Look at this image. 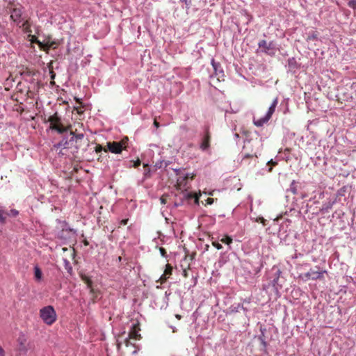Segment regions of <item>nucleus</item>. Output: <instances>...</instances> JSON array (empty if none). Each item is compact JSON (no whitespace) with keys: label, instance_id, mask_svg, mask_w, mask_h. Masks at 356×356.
I'll use <instances>...</instances> for the list:
<instances>
[{"label":"nucleus","instance_id":"nucleus-22","mask_svg":"<svg viewBox=\"0 0 356 356\" xmlns=\"http://www.w3.org/2000/svg\"><path fill=\"white\" fill-rule=\"evenodd\" d=\"M7 216L16 217L19 214V211L16 209H11L10 211H6Z\"/></svg>","mask_w":356,"mask_h":356},{"label":"nucleus","instance_id":"nucleus-12","mask_svg":"<svg viewBox=\"0 0 356 356\" xmlns=\"http://www.w3.org/2000/svg\"><path fill=\"white\" fill-rule=\"evenodd\" d=\"M277 104H278V98H277V97H275V98L273 100V102H272V103H271L270 106H269V108H268V109L267 112H266V114H265V115H266L267 118H268L269 119H270V118L272 117V115H273V113L275 112V108H276V107H277Z\"/></svg>","mask_w":356,"mask_h":356},{"label":"nucleus","instance_id":"nucleus-3","mask_svg":"<svg viewBox=\"0 0 356 356\" xmlns=\"http://www.w3.org/2000/svg\"><path fill=\"white\" fill-rule=\"evenodd\" d=\"M10 18L13 22L17 26H22V22L25 21V18L23 16V10L22 7L13 8L10 9Z\"/></svg>","mask_w":356,"mask_h":356},{"label":"nucleus","instance_id":"nucleus-4","mask_svg":"<svg viewBox=\"0 0 356 356\" xmlns=\"http://www.w3.org/2000/svg\"><path fill=\"white\" fill-rule=\"evenodd\" d=\"M316 268L318 270L310 269L309 271H308L303 275V279L305 281L309 280H321L323 277V275L325 273H327V270H319L318 267L316 266Z\"/></svg>","mask_w":356,"mask_h":356},{"label":"nucleus","instance_id":"nucleus-33","mask_svg":"<svg viewBox=\"0 0 356 356\" xmlns=\"http://www.w3.org/2000/svg\"><path fill=\"white\" fill-rule=\"evenodd\" d=\"M35 42L39 44L40 47H42V43L40 41L35 40Z\"/></svg>","mask_w":356,"mask_h":356},{"label":"nucleus","instance_id":"nucleus-8","mask_svg":"<svg viewBox=\"0 0 356 356\" xmlns=\"http://www.w3.org/2000/svg\"><path fill=\"white\" fill-rule=\"evenodd\" d=\"M108 150L113 154H120L122 152L123 147L121 142H108L107 143Z\"/></svg>","mask_w":356,"mask_h":356},{"label":"nucleus","instance_id":"nucleus-2","mask_svg":"<svg viewBox=\"0 0 356 356\" xmlns=\"http://www.w3.org/2000/svg\"><path fill=\"white\" fill-rule=\"evenodd\" d=\"M176 175L178 176L177 184L179 189L186 190L188 185V179H193V175L188 172H184L181 169H174Z\"/></svg>","mask_w":356,"mask_h":356},{"label":"nucleus","instance_id":"nucleus-9","mask_svg":"<svg viewBox=\"0 0 356 356\" xmlns=\"http://www.w3.org/2000/svg\"><path fill=\"white\" fill-rule=\"evenodd\" d=\"M211 63L213 68L215 74L218 76V79L224 76V72L220 67V63L216 62L213 58L211 59Z\"/></svg>","mask_w":356,"mask_h":356},{"label":"nucleus","instance_id":"nucleus-25","mask_svg":"<svg viewBox=\"0 0 356 356\" xmlns=\"http://www.w3.org/2000/svg\"><path fill=\"white\" fill-rule=\"evenodd\" d=\"M316 38V35H315L314 33H312V34H310L308 35L307 40H315Z\"/></svg>","mask_w":356,"mask_h":356},{"label":"nucleus","instance_id":"nucleus-1","mask_svg":"<svg viewBox=\"0 0 356 356\" xmlns=\"http://www.w3.org/2000/svg\"><path fill=\"white\" fill-rule=\"evenodd\" d=\"M40 316L47 325H52L57 318V315L52 306H46L40 311Z\"/></svg>","mask_w":356,"mask_h":356},{"label":"nucleus","instance_id":"nucleus-31","mask_svg":"<svg viewBox=\"0 0 356 356\" xmlns=\"http://www.w3.org/2000/svg\"><path fill=\"white\" fill-rule=\"evenodd\" d=\"M213 199H211V198H208V199H207V203H208V204H212V203H213Z\"/></svg>","mask_w":356,"mask_h":356},{"label":"nucleus","instance_id":"nucleus-10","mask_svg":"<svg viewBox=\"0 0 356 356\" xmlns=\"http://www.w3.org/2000/svg\"><path fill=\"white\" fill-rule=\"evenodd\" d=\"M140 328L138 327V325L136 323H133L131 325V331L129 332V336L131 339H138L140 337L139 334Z\"/></svg>","mask_w":356,"mask_h":356},{"label":"nucleus","instance_id":"nucleus-27","mask_svg":"<svg viewBox=\"0 0 356 356\" xmlns=\"http://www.w3.org/2000/svg\"><path fill=\"white\" fill-rule=\"evenodd\" d=\"M213 245L216 247L218 250H220L222 248L221 244L216 242L213 243Z\"/></svg>","mask_w":356,"mask_h":356},{"label":"nucleus","instance_id":"nucleus-38","mask_svg":"<svg viewBox=\"0 0 356 356\" xmlns=\"http://www.w3.org/2000/svg\"><path fill=\"white\" fill-rule=\"evenodd\" d=\"M292 192H293V193L296 194V189H292Z\"/></svg>","mask_w":356,"mask_h":356},{"label":"nucleus","instance_id":"nucleus-17","mask_svg":"<svg viewBox=\"0 0 356 356\" xmlns=\"http://www.w3.org/2000/svg\"><path fill=\"white\" fill-rule=\"evenodd\" d=\"M34 277L36 281L40 282L42 277V273L40 268L38 266H34Z\"/></svg>","mask_w":356,"mask_h":356},{"label":"nucleus","instance_id":"nucleus-40","mask_svg":"<svg viewBox=\"0 0 356 356\" xmlns=\"http://www.w3.org/2000/svg\"><path fill=\"white\" fill-rule=\"evenodd\" d=\"M306 197V195H302V198H304V197Z\"/></svg>","mask_w":356,"mask_h":356},{"label":"nucleus","instance_id":"nucleus-34","mask_svg":"<svg viewBox=\"0 0 356 356\" xmlns=\"http://www.w3.org/2000/svg\"><path fill=\"white\" fill-rule=\"evenodd\" d=\"M154 125L158 127H159V123L156 122V121H154Z\"/></svg>","mask_w":356,"mask_h":356},{"label":"nucleus","instance_id":"nucleus-37","mask_svg":"<svg viewBox=\"0 0 356 356\" xmlns=\"http://www.w3.org/2000/svg\"><path fill=\"white\" fill-rule=\"evenodd\" d=\"M181 2H184L185 3H187L188 0H180Z\"/></svg>","mask_w":356,"mask_h":356},{"label":"nucleus","instance_id":"nucleus-26","mask_svg":"<svg viewBox=\"0 0 356 356\" xmlns=\"http://www.w3.org/2000/svg\"><path fill=\"white\" fill-rule=\"evenodd\" d=\"M159 250H160V253L162 255V257H166V251L164 248H160Z\"/></svg>","mask_w":356,"mask_h":356},{"label":"nucleus","instance_id":"nucleus-30","mask_svg":"<svg viewBox=\"0 0 356 356\" xmlns=\"http://www.w3.org/2000/svg\"><path fill=\"white\" fill-rule=\"evenodd\" d=\"M0 356H5V352L1 346H0Z\"/></svg>","mask_w":356,"mask_h":356},{"label":"nucleus","instance_id":"nucleus-15","mask_svg":"<svg viewBox=\"0 0 356 356\" xmlns=\"http://www.w3.org/2000/svg\"><path fill=\"white\" fill-rule=\"evenodd\" d=\"M269 118H267L265 115L261 117V118H259L258 119H254V124L257 126V127H262L264 124H266V122H268L269 121Z\"/></svg>","mask_w":356,"mask_h":356},{"label":"nucleus","instance_id":"nucleus-19","mask_svg":"<svg viewBox=\"0 0 356 356\" xmlns=\"http://www.w3.org/2000/svg\"><path fill=\"white\" fill-rule=\"evenodd\" d=\"M6 211L3 209H0V223L1 225H4L6 223Z\"/></svg>","mask_w":356,"mask_h":356},{"label":"nucleus","instance_id":"nucleus-35","mask_svg":"<svg viewBox=\"0 0 356 356\" xmlns=\"http://www.w3.org/2000/svg\"><path fill=\"white\" fill-rule=\"evenodd\" d=\"M251 156V155H250V154H244V156H245V157H248V156Z\"/></svg>","mask_w":356,"mask_h":356},{"label":"nucleus","instance_id":"nucleus-20","mask_svg":"<svg viewBox=\"0 0 356 356\" xmlns=\"http://www.w3.org/2000/svg\"><path fill=\"white\" fill-rule=\"evenodd\" d=\"M172 270V268L170 265H166L164 274L161 276V278L166 279V275H171Z\"/></svg>","mask_w":356,"mask_h":356},{"label":"nucleus","instance_id":"nucleus-11","mask_svg":"<svg viewBox=\"0 0 356 356\" xmlns=\"http://www.w3.org/2000/svg\"><path fill=\"white\" fill-rule=\"evenodd\" d=\"M336 200H329L327 202H325L323 204L320 211L322 213H327L333 207V205L335 204Z\"/></svg>","mask_w":356,"mask_h":356},{"label":"nucleus","instance_id":"nucleus-21","mask_svg":"<svg viewBox=\"0 0 356 356\" xmlns=\"http://www.w3.org/2000/svg\"><path fill=\"white\" fill-rule=\"evenodd\" d=\"M221 242L227 244L229 246V248L230 249V244L232 243V238L229 236H225L224 238H222L221 240Z\"/></svg>","mask_w":356,"mask_h":356},{"label":"nucleus","instance_id":"nucleus-16","mask_svg":"<svg viewBox=\"0 0 356 356\" xmlns=\"http://www.w3.org/2000/svg\"><path fill=\"white\" fill-rule=\"evenodd\" d=\"M70 136L73 140L74 144L77 145L79 146L78 142L83 138L84 135L83 134H74L73 132L71 131L70 134Z\"/></svg>","mask_w":356,"mask_h":356},{"label":"nucleus","instance_id":"nucleus-24","mask_svg":"<svg viewBox=\"0 0 356 356\" xmlns=\"http://www.w3.org/2000/svg\"><path fill=\"white\" fill-rule=\"evenodd\" d=\"M348 6L350 8L355 9L356 8V0H350L348 2Z\"/></svg>","mask_w":356,"mask_h":356},{"label":"nucleus","instance_id":"nucleus-32","mask_svg":"<svg viewBox=\"0 0 356 356\" xmlns=\"http://www.w3.org/2000/svg\"><path fill=\"white\" fill-rule=\"evenodd\" d=\"M127 220H122L121 224H122V225H127Z\"/></svg>","mask_w":356,"mask_h":356},{"label":"nucleus","instance_id":"nucleus-5","mask_svg":"<svg viewBox=\"0 0 356 356\" xmlns=\"http://www.w3.org/2000/svg\"><path fill=\"white\" fill-rule=\"evenodd\" d=\"M275 269L276 270L275 274V277L271 281V284L274 289L276 296L280 297V291L282 288V284L281 283H280V277L282 274V271L278 268L273 266V270H275Z\"/></svg>","mask_w":356,"mask_h":356},{"label":"nucleus","instance_id":"nucleus-28","mask_svg":"<svg viewBox=\"0 0 356 356\" xmlns=\"http://www.w3.org/2000/svg\"><path fill=\"white\" fill-rule=\"evenodd\" d=\"M140 165V160H137V161L134 163V166L135 168H136V167L139 166Z\"/></svg>","mask_w":356,"mask_h":356},{"label":"nucleus","instance_id":"nucleus-13","mask_svg":"<svg viewBox=\"0 0 356 356\" xmlns=\"http://www.w3.org/2000/svg\"><path fill=\"white\" fill-rule=\"evenodd\" d=\"M209 141H210V136L208 132H207L204 137H203V139H202V141L200 144V149L202 150V151H207L209 149Z\"/></svg>","mask_w":356,"mask_h":356},{"label":"nucleus","instance_id":"nucleus-23","mask_svg":"<svg viewBox=\"0 0 356 356\" xmlns=\"http://www.w3.org/2000/svg\"><path fill=\"white\" fill-rule=\"evenodd\" d=\"M167 165H168V163H164V161H158L155 163L154 167H155L156 168H163V166H164V167H166V166H167Z\"/></svg>","mask_w":356,"mask_h":356},{"label":"nucleus","instance_id":"nucleus-7","mask_svg":"<svg viewBox=\"0 0 356 356\" xmlns=\"http://www.w3.org/2000/svg\"><path fill=\"white\" fill-rule=\"evenodd\" d=\"M49 121L50 129L56 131L59 134H63L66 131L65 127L61 125L55 117H51Z\"/></svg>","mask_w":356,"mask_h":356},{"label":"nucleus","instance_id":"nucleus-14","mask_svg":"<svg viewBox=\"0 0 356 356\" xmlns=\"http://www.w3.org/2000/svg\"><path fill=\"white\" fill-rule=\"evenodd\" d=\"M19 28L22 29L23 31L28 34L29 35H31L32 31L31 29V25L29 24V22L28 20H25L22 22V26H18Z\"/></svg>","mask_w":356,"mask_h":356},{"label":"nucleus","instance_id":"nucleus-29","mask_svg":"<svg viewBox=\"0 0 356 356\" xmlns=\"http://www.w3.org/2000/svg\"><path fill=\"white\" fill-rule=\"evenodd\" d=\"M102 150V146L98 145V146H97V147H96V149H95V151H96L97 152H101Z\"/></svg>","mask_w":356,"mask_h":356},{"label":"nucleus","instance_id":"nucleus-39","mask_svg":"<svg viewBox=\"0 0 356 356\" xmlns=\"http://www.w3.org/2000/svg\"><path fill=\"white\" fill-rule=\"evenodd\" d=\"M24 346L23 343H21V346ZM21 349H23V350H26V349L24 347H22Z\"/></svg>","mask_w":356,"mask_h":356},{"label":"nucleus","instance_id":"nucleus-6","mask_svg":"<svg viewBox=\"0 0 356 356\" xmlns=\"http://www.w3.org/2000/svg\"><path fill=\"white\" fill-rule=\"evenodd\" d=\"M72 147L78 149V145L74 144L73 140L71 138V137L70 136H69V137L63 138L61 141L54 145V148L56 149H69V148H72Z\"/></svg>","mask_w":356,"mask_h":356},{"label":"nucleus","instance_id":"nucleus-18","mask_svg":"<svg viewBox=\"0 0 356 356\" xmlns=\"http://www.w3.org/2000/svg\"><path fill=\"white\" fill-rule=\"evenodd\" d=\"M258 45L261 48H264L265 52L268 53L270 49V44H268L265 40H261L259 42Z\"/></svg>","mask_w":356,"mask_h":356},{"label":"nucleus","instance_id":"nucleus-36","mask_svg":"<svg viewBox=\"0 0 356 356\" xmlns=\"http://www.w3.org/2000/svg\"><path fill=\"white\" fill-rule=\"evenodd\" d=\"M199 200V196L198 195H195V200L196 202H197Z\"/></svg>","mask_w":356,"mask_h":356}]
</instances>
